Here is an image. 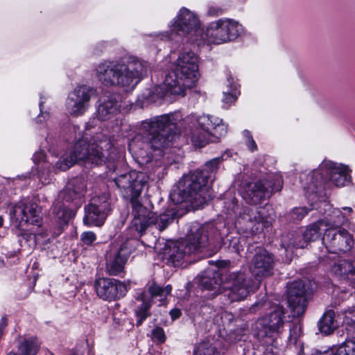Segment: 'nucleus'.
<instances>
[{
	"label": "nucleus",
	"mask_w": 355,
	"mask_h": 355,
	"mask_svg": "<svg viewBox=\"0 0 355 355\" xmlns=\"http://www.w3.org/2000/svg\"><path fill=\"white\" fill-rule=\"evenodd\" d=\"M148 177L142 172L131 171L119 175L114 182L120 189L124 198H130L133 218L130 229L141 236L150 225H154L159 230H164L171 223L176 216L175 211L171 209L163 214L156 216L144 207L137 200Z\"/></svg>",
	"instance_id": "f257e3e1"
},
{
	"label": "nucleus",
	"mask_w": 355,
	"mask_h": 355,
	"mask_svg": "<svg viewBox=\"0 0 355 355\" xmlns=\"http://www.w3.org/2000/svg\"><path fill=\"white\" fill-rule=\"evenodd\" d=\"M178 114H166L142 121L141 130L146 137V142L140 141V137H135L128 145L131 152L140 157L147 155L146 149L161 150L172 144L180 133L178 127Z\"/></svg>",
	"instance_id": "f03ea898"
},
{
	"label": "nucleus",
	"mask_w": 355,
	"mask_h": 355,
	"mask_svg": "<svg viewBox=\"0 0 355 355\" xmlns=\"http://www.w3.org/2000/svg\"><path fill=\"white\" fill-rule=\"evenodd\" d=\"M112 148L110 141L101 135L92 140L83 137L56 162L55 169L65 171L76 163L85 166L101 165L108 159Z\"/></svg>",
	"instance_id": "7ed1b4c3"
},
{
	"label": "nucleus",
	"mask_w": 355,
	"mask_h": 355,
	"mask_svg": "<svg viewBox=\"0 0 355 355\" xmlns=\"http://www.w3.org/2000/svg\"><path fill=\"white\" fill-rule=\"evenodd\" d=\"M146 62L131 59L126 64L104 61L96 69L98 79L106 86L116 85L126 90L133 89L148 73Z\"/></svg>",
	"instance_id": "20e7f679"
},
{
	"label": "nucleus",
	"mask_w": 355,
	"mask_h": 355,
	"mask_svg": "<svg viewBox=\"0 0 355 355\" xmlns=\"http://www.w3.org/2000/svg\"><path fill=\"white\" fill-rule=\"evenodd\" d=\"M207 171H194L179 180L170 194L175 204L185 203L192 209L202 208L212 198Z\"/></svg>",
	"instance_id": "39448f33"
},
{
	"label": "nucleus",
	"mask_w": 355,
	"mask_h": 355,
	"mask_svg": "<svg viewBox=\"0 0 355 355\" xmlns=\"http://www.w3.org/2000/svg\"><path fill=\"white\" fill-rule=\"evenodd\" d=\"M200 283L202 288L218 292L227 297L229 302L244 300L252 289L253 282L243 272H230L223 282L219 270H207L200 275Z\"/></svg>",
	"instance_id": "423d86ee"
},
{
	"label": "nucleus",
	"mask_w": 355,
	"mask_h": 355,
	"mask_svg": "<svg viewBox=\"0 0 355 355\" xmlns=\"http://www.w3.org/2000/svg\"><path fill=\"white\" fill-rule=\"evenodd\" d=\"M198 58L193 51L179 53L173 70L164 80V86L171 94L184 96L187 89L194 87L198 80Z\"/></svg>",
	"instance_id": "0eeeda50"
},
{
	"label": "nucleus",
	"mask_w": 355,
	"mask_h": 355,
	"mask_svg": "<svg viewBox=\"0 0 355 355\" xmlns=\"http://www.w3.org/2000/svg\"><path fill=\"white\" fill-rule=\"evenodd\" d=\"M185 121L190 129L192 142L200 148L215 141V139L224 136L227 132V125L214 116L192 114L188 116Z\"/></svg>",
	"instance_id": "6e6552de"
},
{
	"label": "nucleus",
	"mask_w": 355,
	"mask_h": 355,
	"mask_svg": "<svg viewBox=\"0 0 355 355\" xmlns=\"http://www.w3.org/2000/svg\"><path fill=\"white\" fill-rule=\"evenodd\" d=\"M171 40L179 42L186 37L189 41L200 45L204 43V30L198 17L186 8H182L171 25Z\"/></svg>",
	"instance_id": "1a4fd4ad"
},
{
	"label": "nucleus",
	"mask_w": 355,
	"mask_h": 355,
	"mask_svg": "<svg viewBox=\"0 0 355 355\" xmlns=\"http://www.w3.org/2000/svg\"><path fill=\"white\" fill-rule=\"evenodd\" d=\"M272 209L268 205L259 207L256 210L245 208L237 218L236 225L247 234H258L272 225Z\"/></svg>",
	"instance_id": "9d476101"
},
{
	"label": "nucleus",
	"mask_w": 355,
	"mask_h": 355,
	"mask_svg": "<svg viewBox=\"0 0 355 355\" xmlns=\"http://www.w3.org/2000/svg\"><path fill=\"white\" fill-rule=\"evenodd\" d=\"M243 33L237 21L224 18L211 22L204 32V42L220 44L236 40Z\"/></svg>",
	"instance_id": "9b49d317"
},
{
	"label": "nucleus",
	"mask_w": 355,
	"mask_h": 355,
	"mask_svg": "<svg viewBox=\"0 0 355 355\" xmlns=\"http://www.w3.org/2000/svg\"><path fill=\"white\" fill-rule=\"evenodd\" d=\"M311 180L315 188L329 182L340 187L349 182L350 176L347 166L325 160L313 171Z\"/></svg>",
	"instance_id": "f8f14e48"
},
{
	"label": "nucleus",
	"mask_w": 355,
	"mask_h": 355,
	"mask_svg": "<svg viewBox=\"0 0 355 355\" xmlns=\"http://www.w3.org/2000/svg\"><path fill=\"white\" fill-rule=\"evenodd\" d=\"M285 309L280 304H275L270 312L259 318L254 324L257 336L261 338L277 337L284 327Z\"/></svg>",
	"instance_id": "ddd939ff"
},
{
	"label": "nucleus",
	"mask_w": 355,
	"mask_h": 355,
	"mask_svg": "<svg viewBox=\"0 0 355 355\" xmlns=\"http://www.w3.org/2000/svg\"><path fill=\"white\" fill-rule=\"evenodd\" d=\"M96 90L85 85L76 87L68 96L66 109L73 116H79L85 113L89 107L91 98L95 96Z\"/></svg>",
	"instance_id": "4468645a"
},
{
	"label": "nucleus",
	"mask_w": 355,
	"mask_h": 355,
	"mask_svg": "<svg viewBox=\"0 0 355 355\" xmlns=\"http://www.w3.org/2000/svg\"><path fill=\"white\" fill-rule=\"evenodd\" d=\"M171 290L172 287L169 284L163 287L156 283H152L148 288V292L150 297L146 292H142L137 296V300L142 302L135 311L137 326L141 325L150 315L149 310L152 305L151 298L157 297L159 301H163L170 294Z\"/></svg>",
	"instance_id": "2eb2a0df"
},
{
	"label": "nucleus",
	"mask_w": 355,
	"mask_h": 355,
	"mask_svg": "<svg viewBox=\"0 0 355 355\" xmlns=\"http://www.w3.org/2000/svg\"><path fill=\"white\" fill-rule=\"evenodd\" d=\"M309 290V283L303 280L294 281L288 286L287 301L293 317H300L304 313Z\"/></svg>",
	"instance_id": "dca6fc26"
},
{
	"label": "nucleus",
	"mask_w": 355,
	"mask_h": 355,
	"mask_svg": "<svg viewBox=\"0 0 355 355\" xmlns=\"http://www.w3.org/2000/svg\"><path fill=\"white\" fill-rule=\"evenodd\" d=\"M322 243L329 252L336 254L349 251L354 245V239L345 229L327 228Z\"/></svg>",
	"instance_id": "f3484780"
},
{
	"label": "nucleus",
	"mask_w": 355,
	"mask_h": 355,
	"mask_svg": "<svg viewBox=\"0 0 355 355\" xmlns=\"http://www.w3.org/2000/svg\"><path fill=\"white\" fill-rule=\"evenodd\" d=\"M94 288L99 298L112 301L123 297L127 288L125 284L114 279L98 278L94 282Z\"/></svg>",
	"instance_id": "a211bd4d"
},
{
	"label": "nucleus",
	"mask_w": 355,
	"mask_h": 355,
	"mask_svg": "<svg viewBox=\"0 0 355 355\" xmlns=\"http://www.w3.org/2000/svg\"><path fill=\"white\" fill-rule=\"evenodd\" d=\"M209 227L201 225L199 223H193L185 237L182 240L187 248V252L191 254L202 251L204 248L209 246L210 240L208 237Z\"/></svg>",
	"instance_id": "6ab92c4d"
},
{
	"label": "nucleus",
	"mask_w": 355,
	"mask_h": 355,
	"mask_svg": "<svg viewBox=\"0 0 355 355\" xmlns=\"http://www.w3.org/2000/svg\"><path fill=\"white\" fill-rule=\"evenodd\" d=\"M274 268L273 255L266 250L257 248L251 261L250 271L257 277L272 275Z\"/></svg>",
	"instance_id": "aec40b11"
},
{
	"label": "nucleus",
	"mask_w": 355,
	"mask_h": 355,
	"mask_svg": "<svg viewBox=\"0 0 355 355\" xmlns=\"http://www.w3.org/2000/svg\"><path fill=\"white\" fill-rule=\"evenodd\" d=\"M12 214L17 220H19L20 225L24 222L39 225L41 220L40 209L38 205L28 199L21 200L15 205L13 207Z\"/></svg>",
	"instance_id": "412c9836"
},
{
	"label": "nucleus",
	"mask_w": 355,
	"mask_h": 355,
	"mask_svg": "<svg viewBox=\"0 0 355 355\" xmlns=\"http://www.w3.org/2000/svg\"><path fill=\"white\" fill-rule=\"evenodd\" d=\"M131 253L128 243H123L115 252L110 253L107 257L106 270L110 275H120Z\"/></svg>",
	"instance_id": "4be33fe9"
},
{
	"label": "nucleus",
	"mask_w": 355,
	"mask_h": 355,
	"mask_svg": "<svg viewBox=\"0 0 355 355\" xmlns=\"http://www.w3.org/2000/svg\"><path fill=\"white\" fill-rule=\"evenodd\" d=\"M110 209V205L106 201L99 205L93 203L88 205L85 208L84 223L89 226H101Z\"/></svg>",
	"instance_id": "5701e85b"
},
{
	"label": "nucleus",
	"mask_w": 355,
	"mask_h": 355,
	"mask_svg": "<svg viewBox=\"0 0 355 355\" xmlns=\"http://www.w3.org/2000/svg\"><path fill=\"white\" fill-rule=\"evenodd\" d=\"M187 248L184 245L183 241H177L168 243L164 252L166 259H167L174 266H179L186 255L191 254L187 252Z\"/></svg>",
	"instance_id": "b1692460"
},
{
	"label": "nucleus",
	"mask_w": 355,
	"mask_h": 355,
	"mask_svg": "<svg viewBox=\"0 0 355 355\" xmlns=\"http://www.w3.org/2000/svg\"><path fill=\"white\" fill-rule=\"evenodd\" d=\"M322 206L324 208L323 214L327 215V217L321 219L322 221H324V227L327 228H335L336 227L343 225L347 221V216L339 209L332 208L327 202H322L318 208L321 209Z\"/></svg>",
	"instance_id": "393cba45"
},
{
	"label": "nucleus",
	"mask_w": 355,
	"mask_h": 355,
	"mask_svg": "<svg viewBox=\"0 0 355 355\" xmlns=\"http://www.w3.org/2000/svg\"><path fill=\"white\" fill-rule=\"evenodd\" d=\"M266 183L265 180H259L249 184L245 190L246 200L254 205L259 204L264 200L270 193Z\"/></svg>",
	"instance_id": "a878e982"
},
{
	"label": "nucleus",
	"mask_w": 355,
	"mask_h": 355,
	"mask_svg": "<svg viewBox=\"0 0 355 355\" xmlns=\"http://www.w3.org/2000/svg\"><path fill=\"white\" fill-rule=\"evenodd\" d=\"M120 104L112 96H108L100 100L97 110V117L101 121L111 119L119 109Z\"/></svg>",
	"instance_id": "bb28decb"
},
{
	"label": "nucleus",
	"mask_w": 355,
	"mask_h": 355,
	"mask_svg": "<svg viewBox=\"0 0 355 355\" xmlns=\"http://www.w3.org/2000/svg\"><path fill=\"white\" fill-rule=\"evenodd\" d=\"M331 270L338 277L355 280V261L339 259L334 263Z\"/></svg>",
	"instance_id": "cd10ccee"
},
{
	"label": "nucleus",
	"mask_w": 355,
	"mask_h": 355,
	"mask_svg": "<svg viewBox=\"0 0 355 355\" xmlns=\"http://www.w3.org/2000/svg\"><path fill=\"white\" fill-rule=\"evenodd\" d=\"M53 214L58 225L62 226L67 224L75 216L76 208L68 207L64 202H57L53 205Z\"/></svg>",
	"instance_id": "c85d7f7f"
},
{
	"label": "nucleus",
	"mask_w": 355,
	"mask_h": 355,
	"mask_svg": "<svg viewBox=\"0 0 355 355\" xmlns=\"http://www.w3.org/2000/svg\"><path fill=\"white\" fill-rule=\"evenodd\" d=\"M322 227H324V221L319 220L306 227L302 234L303 242L296 243L295 245L307 247L309 243L318 239L321 236Z\"/></svg>",
	"instance_id": "c756f323"
},
{
	"label": "nucleus",
	"mask_w": 355,
	"mask_h": 355,
	"mask_svg": "<svg viewBox=\"0 0 355 355\" xmlns=\"http://www.w3.org/2000/svg\"><path fill=\"white\" fill-rule=\"evenodd\" d=\"M335 312L332 310L326 311L318 322L319 329L326 335L331 334L337 327Z\"/></svg>",
	"instance_id": "7c9ffc66"
},
{
	"label": "nucleus",
	"mask_w": 355,
	"mask_h": 355,
	"mask_svg": "<svg viewBox=\"0 0 355 355\" xmlns=\"http://www.w3.org/2000/svg\"><path fill=\"white\" fill-rule=\"evenodd\" d=\"M40 345L35 338L26 339L18 347V355H36Z\"/></svg>",
	"instance_id": "2f4dec72"
},
{
	"label": "nucleus",
	"mask_w": 355,
	"mask_h": 355,
	"mask_svg": "<svg viewBox=\"0 0 355 355\" xmlns=\"http://www.w3.org/2000/svg\"><path fill=\"white\" fill-rule=\"evenodd\" d=\"M193 355H221V354L212 343L209 341H202L195 346Z\"/></svg>",
	"instance_id": "473e14b6"
},
{
	"label": "nucleus",
	"mask_w": 355,
	"mask_h": 355,
	"mask_svg": "<svg viewBox=\"0 0 355 355\" xmlns=\"http://www.w3.org/2000/svg\"><path fill=\"white\" fill-rule=\"evenodd\" d=\"M302 336V324L300 322L295 323L290 329L288 337V343L290 345H299L300 349L304 348L303 344L300 342V338Z\"/></svg>",
	"instance_id": "72a5a7b5"
},
{
	"label": "nucleus",
	"mask_w": 355,
	"mask_h": 355,
	"mask_svg": "<svg viewBox=\"0 0 355 355\" xmlns=\"http://www.w3.org/2000/svg\"><path fill=\"white\" fill-rule=\"evenodd\" d=\"M333 355H355V337L347 338L333 352Z\"/></svg>",
	"instance_id": "f704fd0d"
},
{
	"label": "nucleus",
	"mask_w": 355,
	"mask_h": 355,
	"mask_svg": "<svg viewBox=\"0 0 355 355\" xmlns=\"http://www.w3.org/2000/svg\"><path fill=\"white\" fill-rule=\"evenodd\" d=\"M60 198L62 199V202H74L75 208L76 209L80 205V198L73 192V187H69L68 184L66 188L62 190L60 194Z\"/></svg>",
	"instance_id": "c9c22d12"
},
{
	"label": "nucleus",
	"mask_w": 355,
	"mask_h": 355,
	"mask_svg": "<svg viewBox=\"0 0 355 355\" xmlns=\"http://www.w3.org/2000/svg\"><path fill=\"white\" fill-rule=\"evenodd\" d=\"M69 187H73L74 196L77 195L81 198L86 189L85 181L83 178L77 177L72 179L67 184Z\"/></svg>",
	"instance_id": "e433bc0d"
},
{
	"label": "nucleus",
	"mask_w": 355,
	"mask_h": 355,
	"mask_svg": "<svg viewBox=\"0 0 355 355\" xmlns=\"http://www.w3.org/2000/svg\"><path fill=\"white\" fill-rule=\"evenodd\" d=\"M267 347L263 352V355H280V349L277 337L266 338Z\"/></svg>",
	"instance_id": "4c0bfd02"
},
{
	"label": "nucleus",
	"mask_w": 355,
	"mask_h": 355,
	"mask_svg": "<svg viewBox=\"0 0 355 355\" xmlns=\"http://www.w3.org/2000/svg\"><path fill=\"white\" fill-rule=\"evenodd\" d=\"M313 209H318V207H312L311 209H307L305 207H295L290 211L288 218L293 222L300 221L310 210Z\"/></svg>",
	"instance_id": "58836bf2"
},
{
	"label": "nucleus",
	"mask_w": 355,
	"mask_h": 355,
	"mask_svg": "<svg viewBox=\"0 0 355 355\" xmlns=\"http://www.w3.org/2000/svg\"><path fill=\"white\" fill-rule=\"evenodd\" d=\"M343 322L348 331L355 332V309H349L345 312Z\"/></svg>",
	"instance_id": "ea45409f"
},
{
	"label": "nucleus",
	"mask_w": 355,
	"mask_h": 355,
	"mask_svg": "<svg viewBox=\"0 0 355 355\" xmlns=\"http://www.w3.org/2000/svg\"><path fill=\"white\" fill-rule=\"evenodd\" d=\"M222 157H218L206 162L205 168L202 169V171H207L208 172V175L210 176L209 180L211 179V174L218 170V166L222 162Z\"/></svg>",
	"instance_id": "a19ab883"
},
{
	"label": "nucleus",
	"mask_w": 355,
	"mask_h": 355,
	"mask_svg": "<svg viewBox=\"0 0 355 355\" xmlns=\"http://www.w3.org/2000/svg\"><path fill=\"white\" fill-rule=\"evenodd\" d=\"M300 242H303V236H295L293 234H291V237H289L288 241H287L286 239L282 241V245L286 250H288L291 248H304L305 247H300L295 245V243H297Z\"/></svg>",
	"instance_id": "79ce46f5"
},
{
	"label": "nucleus",
	"mask_w": 355,
	"mask_h": 355,
	"mask_svg": "<svg viewBox=\"0 0 355 355\" xmlns=\"http://www.w3.org/2000/svg\"><path fill=\"white\" fill-rule=\"evenodd\" d=\"M298 355H333V351H322L318 349H310L309 347H306L300 349Z\"/></svg>",
	"instance_id": "37998d69"
},
{
	"label": "nucleus",
	"mask_w": 355,
	"mask_h": 355,
	"mask_svg": "<svg viewBox=\"0 0 355 355\" xmlns=\"http://www.w3.org/2000/svg\"><path fill=\"white\" fill-rule=\"evenodd\" d=\"M243 134L246 139V145L248 146L249 150H251L252 152L256 150L257 149V146L256 142L253 139L250 131L245 130Z\"/></svg>",
	"instance_id": "c03bdc74"
},
{
	"label": "nucleus",
	"mask_w": 355,
	"mask_h": 355,
	"mask_svg": "<svg viewBox=\"0 0 355 355\" xmlns=\"http://www.w3.org/2000/svg\"><path fill=\"white\" fill-rule=\"evenodd\" d=\"M96 239V235L92 232H85L81 235V241L85 245L92 244Z\"/></svg>",
	"instance_id": "a18cd8bd"
},
{
	"label": "nucleus",
	"mask_w": 355,
	"mask_h": 355,
	"mask_svg": "<svg viewBox=\"0 0 355 355\" xmlns=\"http://www.w3.org/2000/svg\"><path fill=\"white\" fill-rule=\"evenodd\" d=\"M152 334L153 338L157 339L159 342L164 343L165 341V334L162 328L156 327L153 330Z\"/></svg>",
	"instance_id": "49530a36"
},
{
	"label": "nucleus",
	"mask_w": 355,
	"mask_h": 355,
	"mask_svg": "<svg viewBox=\"0 0 355 355\" xmlns=\"http://www.w3.org/2000/svg\"><path fill=\"white\" fill-rule=\"evenodd\" d=\"M223 13V10L221 8L216 6H211L208 10V15L211 17H217Z\"/></svg>",
	"instance_id": "de8ad7c7"
},
{
	"label": "nucleus",
	"mask_w": 355,
	"mask_h": 355,
	"mask_svg": "<svg viewBox=\"0 0 355 355\" xmlns=\"http://www.w3.org/2000/svg\"><path fill=\"white\" fill-rule=\"evenodd\" d=\"M266 305H267L266 302H259L252 306V307L250 308V311L252 313H255L258 309H261Z\"/></svg>",
	"instance_id": "09e8293b"
},
{
	"label": "nucleus",
	"mask_w": 355,
	"mask_h": 355,
	"mask_svg": "<svg viewBox=\"0 0 355 355\" xmlns=\"http://www.w3.org/2000/svg\"><path fill=\"white\" fill-rule=\"evenodd\" d=\"M44 159V154L43 152H39L34 154L33 159L34 162L37 163Z\"/></svg>",
	"instance_id": "8fccbe9b"
},
{
	"label": "nucleus",
	"mask_w": 355,
	"mask_h": 355,
	"mask_svg": "<svg viewBox=\"0 0 355 355\" xmlns=\"http://www.w3.org/2000/svg\"><path fill=\"white\" fill-rule=\"evenodd\" d=\"M170 315L173 320L178 319L181 315V311L179 309H173L171 310Z\"/></svg>",
	"instance_id": "3c124183"
},
{
	"label": "nucleus",
	"mask_w": 355,
	"mask_h": 355,
	"mask_svg": "<svg viewBox=\"0 0 355 355\" xmlns=\"http://www.w3.org/2000/svg\"><path fill=\"white\" fill-rule=\"evenodd\" d=\"M224 101L227 103H232L236 101V97L232 94L224 93Z\"/></svg>",
	"instance_id": "603ef678"
},
{
	"label": "nucleus",
	"mask_w": 355,
	"mask_h": 355,
	"mask_svg": "<svg viewBox=\"0 0 355 355\" xmlns=\"http://www.w3.org/2000/svg\"><path fill=\"white\" fill-rule=\"evenodd\" d=\"M21 236H22L23 239H24L27 241H29L31 239H35V238H36V236L35 234H31V233H27V232L21 234Z\"/></svg>",
	"instance_id": "864d4df0"
},
{
	"label": "nucleus",
	"mask_w": 355,
	"mask_h": 355,
	"mask_svg": "<svg viewBox=\"0 0 355 355\" xmlns=\"http://www.w3.org/2000/svg\"><path fill=\"white\" fill-rule=\"evenodd\" d=\"M232 245H233V248L235 250V251L236 252L239 253V250H240V248H239V246L238 245V239L236 238H234L233 240H232Z\"/></svg>",
	"instance_id": "5fc2aeb1"
},
{
	"label": "nucleus",
	"mask_w": 355,
	"mask_h": 355,
	"mask_svg": "<svg viewBox=\"0 0 355 355\" xmlns=\"http://www.w3.org/2000/svg\"><path fill=\"white\" fill-rule=\"evenodd\" d=\"M343 209L345 211L344 214H345L347 216L353 212L352 209L349 207H345L343 208Z\"/></svg>",
	"instance_id": "6e6d98bb"
},
{
	"label": "nucleus",
	"mask_w": 355,
	"mask_h": 355,
	"mask_svg": "<svg viewBox=\"0 0 355 355\" xmlns=\"http://www.w3.org/2000/svg\"><path fill=\"white\" fill-rule=\"evenodd\" d=\"M248 329V325L246 324H243L242 328L243 332L244 333Z\"/></svg>",
	"instance_id": "4d7b16f0"
},
{
	"label": "nucleus",
	"mask_w": 355,
	"mask_h": 355,
	"mask_svg": "<svg viewBox=\"0 0 355 355\" xmlns=\"http://www.w3.org/2000/svg\"><path fill=\"white\" fill-rule=\"evenodd\" d=\"M7 355H18V352L15 353V352H10L8 354H7Z\"/></svg>",
	"instance_id": "13d9d810"
},
{
	"label": "nucleus",
	"mask_w": 355,
	"mask_h": 355,
	"mask_svg": "<svg viewBox=\"0 0 355 355\" xmlns=\"http://www.w3.org/2000/svg\"><path fill=\"white\" fill-rule=\"evenodd\" d=\"M42 104H43V101H40V108L41 112H42Z\"/></svg>",
	"instance_id": "bf43d9fd"
},
{
	"label": "nucleus",
	"mask_w": 355,
	"mask_h": 355,
	"mask_svg": "<svg viewBox=\"0 0 355 355\" xmlns=\"http://www.w3.org/2000/svg\"><path fill=\"white\" fill-rule=\"evenodd\" d=\"M70 355H80L77 352H72Z\"/></svg>",
	"instance_id": "052dcab7"
},
{
	"label": "nucleus",
	"mask_w": 355,
	"mask_h": 355,
	"mask_svg": "<svg viewBox=\"0 0 355 355\" xmlns=\"http://www.w3.org/2000/svg\"><path fill=\"white\" fill-rule=\"evenodd\" d=\"M3 225V219L1 217H0V227H1Z\"/></svg>",
	"instance_id": "680f3d73"
},
{
	"label": "nucleus",
	"mask_w": 355,
	"mask_h": 355,
	"mask_svg": "<svg viewBox=\"0 0 355 355\" xmlns=\"http://www.w3.org/2000/svg\"><path fill=\"white\" fill-rule=\"evenodd\" d=\"M3 264V261L0 258V266Z\"/></svg>",
	"instance_id": "e2e57ef3"
}]
</instances>
